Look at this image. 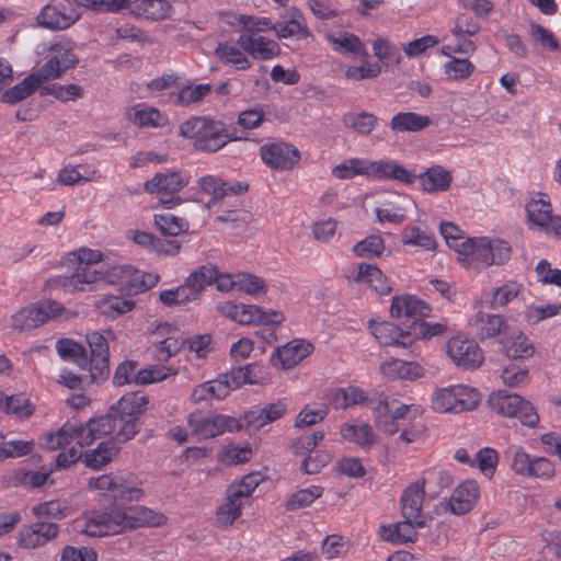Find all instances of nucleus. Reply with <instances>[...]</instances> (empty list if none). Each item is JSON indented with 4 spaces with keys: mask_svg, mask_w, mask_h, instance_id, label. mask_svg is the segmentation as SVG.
Listing matches in <instances>:
<instances>
[{
    "mask_svg": "<svg viewBox=\"0 0 561 561\" xmlns=\"http://www.w3.org/2000/svg\"><path fill=\"white\" fill-rule=\"evenodd\" d=\"M181 137L192 141L194 148L204 152H216L233 140L225 124L206 116H195L179 126Z\"/></svg>",
    "mask_w": 561,
    "mask_h": 561,
    "instance_id": "nucleus-1",
    "label": "nucleus"
},
{
    "mask_svg": "<svg viewBox=\"0 0 561 561\" xmlns=\"http://www.w3.org/2000/svg\"><path fill=\"white\" fill-rule=\"evenodd\" d=\"M511 247L502 239L469 238L459 251V260L469 268L503 264L511 257Z\"/></svg>",
    "mask_w": 561,
    "mask_h": 561,
    "instance_id": "nucleus-2",
    "label": "nucleus"
},
{
    "mask_svg": "<svg viewBox=\"0 0 561 561\" xmlns=\"http://www.w3.org/2000/svg\"><path fill=\"white\" fill-rule=\"evenodd\" d=\"M480 389L468 383H455L434 390L431 408L437 413L460 414L478 409L482 401Z\"/></svg>",
    "mask_w": 561,
    "mask_h": 561,
    "instance_id": "nucleus-3",
    "label": "nucleus"
},
{
    "mask_svg": "<svg viewBox=\"0 0 561 561\" xmlns=\"http://www.w3.org/2000/svg\"><path fill=\"white\" fill-rule=\"evenodd\" d=\"M217 311L240 325H278L285 320L284 313L279 310L238 301L219 302Z\"/></svg>",
    "mask_w": 561,
    "mask_h": 561,
    "instance_id": "nucleus-4",
    "label": "nucleus"
},
{
    "mask_svg": "<svg viewBox=\"0 0 561 561\" xmlns=\"http://www.w3.org/2000/svg\"><path fill=\"white\" fill-rule=\"evenodd\" d=\"M486 403L496 414L508 419L516 417L525 426L535 427L539 423L534 405L519 394L496 390L489 394Z\"/></svg>",
    "mask_w": 561,
    "mask_h": 561,
    "instance_id": "nucleus-5",
    "label": "nucleus"
},
{
    "mask_svg": "<svg viewBox=\"0 0 561 561\" xmlns=\"http://www.w3.org/2000/svg\"><path fill=\"white\" fill-rule=\"evenodd\" d=\"M511 470L524 478L550 480L556 474L554 463L546 457L531 456L520 445L512 444L504 453Z\"/></svg>",
    "mask_w": 561,
    "mask_h": 561,
    "instance_id": "nucleus-6",
    "label": "nucleus"
},
{
    "mask_svg": "<svg viewBox=\"0 0 561 561\" xmlns=\"http://www.w3.org/2000/svg\"><path fill=\"white\" fill-rule=\"evenodd\" d=\"M160 277L156 273L141 272L131 265H115L103 271V280L119 287V294L136 296L154 287Z\"/></svg>",
    "mask_w": 561,
    "mask_h": 561,
    "instance_id": "nucleus-7",
    "label": "nucleus"
},
{
    "mask_svg": "<svg viewBox=\"0 0 561 561\" xmlns=\"http://www.w3.org/2000/svg\"><path fill=\"white\" fill-rule=\"evenodd\" d=\"M119 447L111 440L101 442L95 448L84 454L78 447H70L66 451H61L56 457L57 468H68L82 458L85 467L100 470L107 466L118 454Z\"/></svg>",
    "mask_w": 561,
    "mask_h": 561,
    "instance_id": "nucleus-8",
    "label": "nucleus"
},
{
    "mask_svg": "<svg viewBox=\"0 0 561 561\" xmlns=\"http://www.w3.org/2000/svg\"><path fill=\"white\" fill-rule=\"evenodd\" d=\"M116 340L113 330L92 331L87 333L85 341L90 348V374L93 381L105 380L110 375L108 344Z\"/></svg>",
    "mask_w": 561,
    "mask_h": 561,
    "instance_id": "nucleus-9",
    "label": "nucleus"
},
{
    "mask_svg": "<svg viewBox=\"0 0 561 561\" xmlns=\"http://www.w3.org/2000/svg\"><path fill=\"white\" fill-rule=\"evenodd\" d=\"M187 424L198 439H210L242 428V423L239 420L225 414L203 416L192 413L187 417Z\"/></svg>",
    "mask_w": 561,
    "mask_h": 561,
    "instance_id": "nucleus-10",
    "label": "nucleus"
},
{
    "mask_svg": "<svg viewBox=\"0 0 561 561\" xmlns=\"http://www.w3.org/2000/svg\"><path fill=\"white\" fill-rule=\"evenodd\" d=\"M446 354L457 367L465 370H474L484 362L483 351L478 343L461 334L448 340Z\"/></svg>",
    "mask_w": 561,
    "mask_h": 561,
    "instance_id": "nucleus-11",
    "label": "nucleus"
},
{
    "mask_svg": "<svg viewBox=\"0 0 561 561\" xmlns=\"http://www.w3.org/2000/svg\"><path fill=\"white\" fill-rule=\"evenodd\" d=\"M77 531L90 537H102L121 534L117 508L111 511H94L75 522Z\"/></svg>",
    "mask_w": 561,
    "mask_h": 561,
    "instance_id": "nucleus-12",
    "label": "nucleus"
},
{
    "mask_svg": "<svg viewBox=\"0 0 561 561\" xmlns=\"http://www.w3.org/2000/svg\"><path fill=\"white\" fill-rule=\"evenodd\" d=\"M80 18L71 0H53L38 13V25L48 30H66Z\"/></svg>",
    "mask_w": 561,
    "mask_h": 561,
    "instance_id": "nucleus-13",
    "label": "nucleus"
},
{
    "mask_svg": "<svg viewBox=\"0 0 561 561\" xmlns=\"http://www.w3.org/2000/svg\"><path fill=\"white\" fill-rule=\"evenodd\" d=\"M260 156L267 167L279 171L294 169L300 160L299 150L285 141H271L262 145Z\"/></svg>",
    "mask_w": 561,
    "mask_h": 561,
    "instance_id": "nucleus-14",
    "label": "nucleus"
},
{
    "mask_svg": "<svg viewBox=\"0 0 561 561\" xmlns=\"http://www.w3.org/2000/svg\"><path fill=\"white\" fill-rule=\"evenodd\" d=\"M121 531L141 527H160L167 523V516L147 506L138 505L126 510L117 508Z\"/></svg>",
    "mask_w": 561,
    "mask_h": 561,
    "instance_id": "nucleus-15",
    "label": "nucleus"
},
{
    "mask_svg": "<svg viewBox=\"0 0 561 561\" xmlns=\"http://www.w3.org/2000/svg\"><path fill=\"white\" fill-rule=\"evenodd\" d=\"M425 483L424 478H420L410 483L400 499L402 517L414 520L419 526L426 525V517L422 512L425 497Z\"/></svg>",
    "mask_w": 561,
    "mask_h": 561,
    "instance_id": "nucleus-16",
    "label": "nucleus"
},
{
    "mask_svg": "<svg viewBox=\"0 0 561 561\" xmlns=\"http://www.w3.org/2000/svg\"><path fill=\"white\" fill-rule=\"evenodd\" d=\"M186 185V181L179 172L157 173L145 183V191L157 194L159 202L168 205L174 201V196Z\"/></svg>",
    "mask_w": 561,
    "mask_h": 561,
    "instance_id": "nucleus-17",
    "label": "nucleus"
},
{
    "mask_svg": "<svg viewBox=\"0 0 561 561\" xmlns=\"http://www.w3.org/2000/svg\"><path fill=\"white\" fill-rule=\"evenodd\" d=\"M102 280L103 271L90 266H78L71 275L57 277L51 282L68 293H83L92 290Z\"/></svg>",
    "mask_w": 561,
    "mask_h": 561,
    "instance_id": "nucleus-18",
    "label": "nucleus"
},
{
    "mask_svg": "<svg viewBox=\"0 0 561 561\" xmlns=\"http://www.w3.org/2000/svg\"><path fill=\"white\" fill-rule=\"evenodd\" d=\"M368 179L393 180L411 185L415 182L416 175L407 170L402 164L391 159L370 160L368 159Z\"/></svg>",
    "mask_w": 561,
    "mask_h": 561,
    "instance_id": "nucleus-19",
    "label": "nucleus"
},
{
    "mask_svg": "<svg viewBox=\"0 0 561 561\" xmlns=\"http://www.w3.org/2000/svg\"><path fill=\"white\" fill-rule=\"evenodd\" d=\"M59 527L55 523L36 522L19 531L18 545L23 549H36L57 537Z\"/></svg>",
    "mask_w": 561,
    "mask_h": 561,
    "instance_id": "nucleus-20",
    "label": "nucleus"
},
{
    "mask_svg": "<svg viewBox=\"0 0 561 561\" xmlns=\"http://www.w3.org/2000/svg\"><path fill=\"white\" fill-rule=\"evenodd\" d=\"M237 44L257 60H271L280 55L278 43L263 35L242 34L238 37Z\"/></svg>",
    "mask_w": 561,
    "mask_h": 561,
    "instance_id": "nucleus-21",
    "label": "nucleus"
},
{
    "mask_svg": "<svg viewBox=\"0 0 561 561\" xmlns=\"http://www.w3.org/2000/svg\"><path fill=\"white\" fill-rule=\"evenodd\" d=\"M352 280L367 286L380 296H387L392 291L389 278L375 264L359 263L353 271Z\"/></svg>",
    "mask_w": 561,
    "mask_h": 561,
    "instance_id": "nucleus-22",
    "label": "nucleus"
},
{
    "mask_svg": "<svg viewBox=\"0 0 561 561\" xmlns=\"http://www.w3.org/2000/svg\"><path fill=\"white\" fill-rule=\"evenodd\" d=\"M312 345L305 340H294L276 350L271 362L276 368L291 369L312 353Z\"/></svg>",
    "mask_w": 561,
    "mask_h": 561,
    "instance_id": "nucleus-23",
    "label": "nucleus"
},
{
    "mask_svg": "<svg viewBox=\"0 0 561 561\" xmlns=\"http://www.w3.org/2000/svg\"><path fill=\"white\" fill-rule=\"evenodd\" d=\"M288 411V403L285 400H278L266 404L260 409L247 411L241 420L242 425L252 430H260L265 425L282 419Z\"/></svg>",
    "mask_w": 561,
    "mask_h": 561,
    "instance_id": "nucleus-24",
    "label": "nucleus"
},
{
    "mask_svg": "<svg viewBox=\"0 0 561 561\" xmlns=\"http://www.w3.org/2000/svg\"><path fill=\"white\" fill-rule=\"evenodd\" d=\"M430 306L411 294L393 296L390 306V314L394 319L417 320L430 314Z\"/></svg>",
    "mask_w": 561,
    "mask_h": 561,
    "instance_id": "nucleus-25",
    "label": "nucleus"
},
{
    "mask_svg": "<svg viewBox=\"0 0 561 561\" xmlns=\"http://www.w3.org/2000/svg\"><path fill=\"white\" fill-rule=\"evenodd\" d=\"M275 35L283 38L305 39L311 36L306 19L301 11L290 8L274 25Z\"/></svg>",
    "mask_w": 561,
    "mask_h": 561,
    "instance_id": "nucleus-26",
    "label": "nucleus"
},
{
    "mask_svg": "<svg viewBox=\"0 0 561 561\" xmlns=\"http://www.w3.org/2000/svg\"><path fill=\"white\" fill-rule=\"evenodd\" d=\"M411 206H415V202L410 196L393 194L382 202L379 207H376L377 221L380 224H401L407 218V213Z\"/></svg>",
    "mask_w": 561,
    "mask_h": 561,
    "instance_id": "nucleus-27",
    "label": "nucleus"
},
{
    "mask_svg": "<svg viewBox=\"0 0 561 561\" xmlns=\"http://www.w3.org/2000/svg\"><path fill=\"white\" fill-rule=\"evenodd\" d=\"M480 495V485L476 480L468 479L462 481L451 493L449 499L450 511L455 515L467 514L476 506Z\"/></svg>",
    "mask_w": 561,
    "mask_h": 561,
    "instance_id": "nucleus-28",
    "label": "nucleus"
},
{
    "mask_svg": "<svg viewBox=\"0 0 561 561\" xmlns=\"http://www.w3.org/2000/svg\"><path fill=\"white\" fill-rule=\"evenodd\" d=\"M148 397L140 391L127 392L110 407L112 415H122L133 423L139 424L140 416L147 411Z\"/></svg>",
    "mask_w": 561,
    "mask_h": 561,
    "instance_id": "nucleus-29",
    "label": "nucleus"
},
{
    "mask_svg": "<svg viewBox=\"0 0 561 561\" xmlns=\"http://www.w3.org/2000/svg\"><path fill=\"white\" fill-rule=\"evenodd\" d=\"M501 351L508 358H529L535 353L531 340L519 329L506 330L500 339Z\"/></svg>",
    "mask_w": 561,
    "mask_h": 561,
    "instance_id": "nucleus-30",
    "label": "nucleus"
},
{
    "mask_svg": "<svg viewBox=\"0 0 561 561\" xmlns=\"http://www.w3.org/2000/svg\"><path fill=\"white\" fill-rule=\"evenodd\" d=\"M381 375L390 381H413L424 376V368L416 362H408L399 358L386 359L380 365Z\"/></svg>",
    "mask_w": 561,
    "mask_h": 561,
    "instance_id": "nucleus-31",
    "label": "nucleus"
},
{
    "mask_svg": "<svg viewBox=\"0 0 561 561\" xmlns=\"http://www.w3.org/2000/svg\"><path fill=\"white\" fill-rule=\"evenodd\" d=\"M527 224L529 229L541 231L547 228L552 217V205L545 194H536L525 205Z\"/></svg>",
    "mask_w": 561,
    "mask_h": 561,
    "instance_id": "nucleus-32",
    "label": "nucleus"
},
{
    "mask_svg": "<svg viewBox=\"0 0 561 561\" xmlns=\"http://www.w3.org/2000/svg\"><path fill=\"white\" fill-rule=\"evenodd\" d=\"M469 324L480 339H492L500 334L503 335L510 328L503 316L483 311L473 314Z\"/></svg>",
    "mask_w": 561,
    "mask_h": 561,
    "instance_id": "nucleus-33",
    "label": "nucleus"
},
{
    "mask_svg": "<svg viewBox=\"0 0 561 561\" xmlns=\"http://www.w3.org/2000/svg\"><path fill=\"white\" fill-rule=\"evenodd\" d=\"M424 526H419L409 518H403L401 522L381 525L379 528V536L382 540L403 545L414 542L417 539V529Z\"/></svg>",
    "mask_w": 561,
    "mask_h": 561,
    "instance_id": "nucleus-34",
    "label": "nucleus"
},
{
    "mask_svg": "<svg viewBox=\"0 0 561 561\" xmlns=\"http://www.w3.org/2000/svg\"><path fill=\"white\" fill-rule=\"evenodd\" d=\"M73 439L79 443L78 426L66 422L57 430H50L38 437V445L42 449L55 451L69 446Z\"/></svg>",
    "mask_w": 561,
    "mask_h": 561,
    "instance_id": "nucleus-35",
    "label": "nucleus"
},
{
    "mask_svg": "<svg viewBox=\"0 0 561 561\" xmlns=\"http://www.w3.org/2000/svg\"><path fill=\"white\" fill-rule=\"evenodd\" d=\"M340 434L344 440L365 449L375 445L378 438L373 427L360 420H348L343 423L340 428Z\"/></svg>",
    "mask_w": 561,
    "mask_h": 561,
    "instance_id": "nucleus-36",
    "label": "nucleus"
},
{
    "mask_svg": "<svg viewBox=\"0 0 561 561\" xmlns=\"http://www.w3.org/2000/svg\"><path fill=\"white\" fill-rule=\"evenodd\" d=\"M368 328L380 344L407 346L410 343V334L389 321L369 320Z\"/></svg>",
    "mask_w": 561,
    "mask_h": 561,
    "instance_id": "nucleus-37",
    "label": "nucleus"
},
{
    "mask_svg": "<svg viewBox=\"0 0 561 561\" xmlns=\"http://www.w3.org/2000/svg\"><path fill=\"white\" fill-rule=\"evenodd\" d=\"M133 297L126 294L103 295L94 302V307L103 316L117 318L135 309L136 301Z\"/></svg>",
    "mask_w": 561,
    "mask_h": 561,
    "instance_id": "nucleus-38",
    "label": "nucleus"
},
{
    "mask_svg": "<svg viewBox=\"0 0 561 561\" xmlns=\"http://www.w3.org/2000/svg\"><path fill=\"white\" fill-rule=\"evenodd\" d=\"M112 423L107 415L90 419L85 424L78 426L79 446H90L99 439L111 438Z\"/></svg>",
    "mask_w": 561,
    "mask_h": 561,
    "instance_id": "nucleus-39",
    "label": "nucleus"
},
{
    "mask_svg": "<svg viewBox=\"0 0 561 561\" xmlns=\"http://www.w3.org/2000/svg\"><path fill=\"white\" fill-rule=\"evenodd\" d=\"M128 119L140 128H158L168 124V116L158 108L137 104L128 111Z\"/></svg>",
    "mask_w": 561,
    "mask_h": 561,
    "instance_id": "nucleus-40",
    "label": "nucleus"
},
{
    "mask_svg": "<svg viewBox=\"0 0 561 561\" xmlns=\"http://www.w3.org/2000/svg\"><path fill=\"white\" fill-rule=\"evenodd\" d=\"M172 5L168 0H133L131 14L159 21L171 16Z\"/></svg>",
    "mask_w": 561,
    "mask_h": 561,
    "instance_id": "nucleus-41",
    "label": "nucleus"
},
{
    "mask_svg": "<svg viewBox=\"0 0 561 561\" xmlns=\"http://www.w3.org/2000/svg\"><path fill=\"white\" fill-rule=\"evenodd\" d=\"M422 190L426 193L445 192L450 187L453 175L440 165L427 169L425 172L416 176Z\"/></svg>",
    "mask_w": 561,
    "mask_h": 561,
    "instance_id": "nucleus-42",
    "label": "nucleus"
},
{
    "mask_svg": "<svg viewBox=\"0 0 561 561\" xmlns=\"http://www.w3.org/2000/svg\"><path fill=\"white\" fill-rule=\"evenodd\" d=\"M215 56L224 64L237 70H248L252 67L247 53L239 46L229 42L219 43Z\"/></svg>",
    "mask_w": 561,
    "mask_h": 561,
    "instance_id": "nucleus-43",
    "label": "nucleus"
},
{
    "mask_svg": "<svg viewBox=\"0 0 561 561\" xmlns=\"http://www.w3.org/2000/svg\"><path fill=\"white\" fill-rule=\"evenodd\" d=\"M432 119L415 112H400L390 121V128L396 133H417L427 128Z\"/></svg>",
    "mask_w": 561,
    "mask_h": 561,
    "instance_id": "nucleus-44",
    "label": "nucleus"
},
{
    "mask_svg": "<svg viewBox=\"0 0 561 561\" xmlns=\"http://www.w3.org/2000/svg\"><path fill=\"white\" fill-rule=\"evenodd\" d=\"M0 410L16 419L26 420L34 413L35 405L25 394L9 396L0 390Z\"/></svg>",
    "mask_w": 561,
    "mask_h": 561,
    "instance_id": "nucleus-45",
    "label": "nucleus"
},
{
    "mask_svg": "<svg viewBox=\"0 0 561 561\" xmlns=\"http://www.w3.org/2000/svg\"><path fill=\"white\" fill-rule=\"evenodd\" d=\"M229 396V386L220 375L214 380H209L196 386L191 394V400L194 403L210 400H221Z\"/></svg>",
    "mask_w": 561,
    "mask_h": 561,
    "instance_id": "nucleus-46",
    "label": "nucleus"
},
{
    "mask_svg": "<svg viewBox=\"0 0 561 561\" xmlns=\"http://www.w3.org/2000/svg\"><path fill=\"white\" fill-rule=\"evenodd\" d=\"M328 400L334 409L345 410L364 403L367 400V393L358 387L348 386L331 390L328 393Z\"/></svg>",
    "mask_w": 561,
    "mask_h": 561,
    "instance_id": "nucleus-47",
    "label": "nucleus"
},
{
    "mask_svg": "<svg viewBox=\"0 0 561 561\" xmlns=\"http://www.w3.org/2000/svg\"><path fill=\"white\" fill-rule=\"evenodd\" d=\"M400 241L403 245L422 251H434L437 245L435 236L417 226H407L401 232Z\"/></svg>",
    "mask_w": 561,
    "mask_h": 561,
    "instance_id": "nucleus-48",
    "label": "nucleus"
},
{
    "mask_svg": "<svg viewBox=\"0 0 561 561\" xmlns=\"http://www.w3.org/2000/svg\"><path fill=\"white\" fill-rule=\"evenodd\" d=\"M217 276V266L214 264H206L199 266L198 268L190 273L184 282L191 289L194 297L198 299L201 294L205 290V288L211 285Z\"/></svg>",
    "mask_w": 561,
    "mask_h": 561,
    "instance_id": "nucleus-49",
    "label": "nucleus"
},
{
    "mask_svg": "<svg viewBox=\"0 0 561 561\" xmlns=\"http://www.w3.org/2000/svg\"><path fill=\"white\" fill-rule=\"evenodd\" d=\"M179 374V369L171 365H148L136 373L134 381L137 385H151L167 380Z\"/></svg>",
    "mask_w": 561,
    "mask_h": 561,
    "instance_id": "nucleus-50",
    "label": "nucleus"
},
{
    "mask_svg": "<svg viewBox=\"0 0 561 561\" xmlns=\"http://www.w3.org/2000/svg\"><path fill=\"white\" fill-rule=\"evenodd\" d=\"M371 409L375 415V424L380 431L389 435L399 431L397 419L392 417V413L390 411L389 397L380 394Z\"/></svg>",
    "mask_w": 561,
    "mask_h": 561,
    "instance_id": "nucleus-51",
    "label": "nucleus"
},
{
    "mask_svg": "<svg viewBox=\"0 0 561 561\" xmlns=\"http://www.w3.org/2000/svg\"><path fill=\"white\" fill-rule=\"evenodd\" d=\"M331 174L336 180H352L355 176L368 179L367 158H347L332 168Z\"/></svg>",
    "mask_w": 561,
    "mask_h": 561,
    "instance_id": "nucleus-52",
    "label": "nucleus"
},
{
    "mask_svg": "<svg viewBox=\"0 0 561 561\" xmlns=\"http://www.w3.org/2000/svg\"><path fill=\"white\" fill-rule=\"evenodd\" d=\"M327 38L332 45L333 49L341 54H353L363 57L367 56V49L365 45L354 34L341 32L339 34H329Z\"/></svg>",
    "mask_w": 561,
    "mask_h": 561,
    "instance_id": "nucleus-53",
    "label": "nucleus"
},
{
    "mask_svg": "<svg viewBox=\"0 0 561 561\" xmlns=\"http://www.w3.org/2000/svg\"><path fill=\"white\" fill-rule=\"evenodd\" d=\"M198 185L202 191L211 195L214 199H221L229 192L238 194L243 193L248 190V185H243L241 183L229 185L228 183L213 175H205L201 178L198 181Z\"/></svg>",
    "mask_w": 561,
    "mask_h": 561,
    "instance_id": "nucleus-54",
    "label": "nucleus"
},
{
    "mask_svg": "<svg viewBox=\"0 0 561 561\" xmlns=\"http://www.w3.org/2000/svg\"><path fill=\"white\" fill-rule=\"evenodd\" d=\"M41 84V78L35 73H31L13 88L4 91L1 95V101L7 104H15L30 96Z\"/></svg>",
    "mask_w": 561,
    "mask_h": 561,
    "instance_id": "nucleus-55",
    "label": "nucleus"
},
{
    "mask_svg": "<svg viewBox=\"0 0 561 561\" xmlns=\"http://www.w3.org/2000/svg\"><path fill=\"white\" fill-rule=\"evenodd\" d=\"M112 423L111 442L115 445L124 444L135 437L139 432V424L133 423L131 421L122 417V415H112L111 409L106 413Z\"/></svg>",
    "mask_w": 561,
    "mask_h": 561,
    "instance_id": "nucleus-56",
    "label": "nucleus"
},
{
    "mask_svg": "<svg viewBox=\"0 0 561 561\" xmlns=\"http://www.w3.org/2000/svg\"><path fill=\"white\" fill-rule=\"evenodd\" d=\"M523 289V284L515 280H507L492 290L489 305L493 309L506 307L520 295Z\"/></svg>",
    "mask_w": 561,
    "mask_h": 561,
    "instance_id": "nucleus-57",
    "label": "nucleus"
},
{
    "mask_svg": "<svg viewBox=\"0 0 561 561\" xmlns=\"http://www.w3.org/2000/svg\"><path fill=\"white\" fill-rule=\"evenodd\" d=\"M352 251L363 259L380 257L386 251V242L380 233H373L356 242Z\"/></svg>",
    "mask_w": 561,
    "mask_h": 561,
    "instance_id": "nucleus-58",
    "label": "nucleus"
},
{
    "mask_svg": "<svg viewBox=\"0 0 561 561\" xmlns=\"http://www.w3.org/2000/svg\"><path fill=\"white\" fill-rule=\"evenodd\" d=\"M153 224L157 229L165 236L176 237L188 230V222L171 213L156 214Z\"/></svg>",
    "mask_w": 561,
    "mask_h": 561,
    "instance_id": "nucleus-59",
    "label": "nucleus"
},
{
    "mask_svg": "<svg viewBox=\"0 0 561 561\" xmlns=\"http://www.w3.org/2000/svg\"><path fill=\"white\" fill-rule=\"evenodd\" d=\"M252 455L253 451L249 445L228 444L219 450L217 459L225 466H236L248 462Z\"/></svg>",
    "mask_w": 561,
    "mask_h": 561,
    "instance_id": "nucleus-60",
    "label": "nucleus"
},
{
    "mask_svg": "<svg viewBox=\"0 0 561 561\" xmlns=\"http://www.w3.org/2000/svg\"><path fill=\"white\" fill-rule=\"evenodd\" d=\"M28 310L30 316L32 320L36 322L37 328L49 320L59 317L65 311V308L54 300H46L30 305Z\"/></svg>",
    "mask_w": 561,
    "mask_h": 561,
    "instance_id": "nucleus-61",
    "label": "nucleus"
},
{
    "mask_svg": "<svg viewBox=\"0 0 561 561\" xmlns=\"http://www.w3.org/2000/svg\"><path fill=\"white\" fill-rule=\"evenodd\" d=\"M237 290L257 299L267 293L268 286L263 278L254 274L237 273Z\"/></svg>",
    "mask_w": 561,
    "mask_h": 561,
    "instance_id": "nucleus-62",
    "label": "nucleus"
},
{
    "mask_svg": "<svg viewBox=\"0 0 561 561\" xmlns=\"http://www.w3.org/2000/svg\"><path fill=\"white\" fill-rule=\"evenodd\" d=\"M323 494V488L320 485H309L294 492L286 502V508L296 511L311 505Z\"/></svg>",
    "mask_w": 561,
    "mask_h": 561,
    "instance_id": "nucleus-63",
    "label": "nucleus"
},
{
    "mask_svg": "<svg viewBox=\"0 0 561 561\" xmlns=\"http://www.w3.org/2000/svg\"><path fill=\"white\" fill-rule=\"evenodd\" d=\"M351 548V542L347 538L332 534L327 536L321 545V553L327 559L344 558Z\"/></svg>",
    "mask_w": 561,
    "mask_h": 561,
    "instance_id": "nucleus-64",
    "label": "nucleus"
}]
</instances>
